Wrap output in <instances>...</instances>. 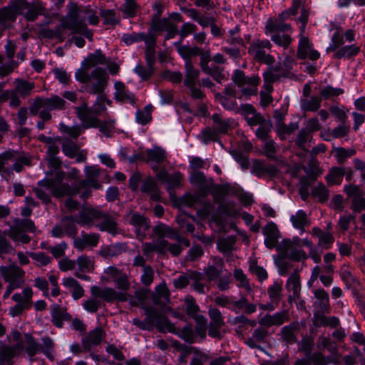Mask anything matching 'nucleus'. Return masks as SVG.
<instances>
[{
  "mask_svg": "<svg viewBox=\"0 0 365 365\" xmlns=\"http://www.w3.org/2000/svg\"><path fill=\"white\" fill-rule=\"evenodd\" d=\"M212 120L216 125V131L217 133H225L228 128L234 125L235 122L231 119H223L219 114L212 115Z\"/></svg>",
  "mask_w": 365,
  "mask_h": 365,
  "instance_id": "39",
  "label": "nucleus"
},
{
  "mask_svg": "<svg viewBox=\"0 0 365 365\" xmlns=\"http://www.w3.org/2000/svg\"><path fill=\"white\" fill-rule=\"evenodd\" d=\"M26 231L34 232V224L30 220L14 219V225L9 227L4 234L10 237L16 243L26 244L29 242L30 237L25 233Z\"/></svg>",
  "mask_w": 365,
  "mask_h": 365,
  "instance_id": "12",
  "label": "nucleus"
},
{
  "mask_svg": "<svg viewBox=\"0 0 365 365\" xmlns=\"http://www.w3.org/2000/svg\"><path fill=\"white\" fill-rule=\"evenodd\" d=\"M104 98L101 97L98 102L95 103L91 108H88L86 104L76 108V113L81 120L84 128L90 127H99L100 131L109 136L114 128V120H110L106 123L101 124L97 119V115L106 110L103 104Z\"/></svg>",
  "mask_w": 365,
  "mask_h": 365,
  "instance_id": "6",
  "label": "nucleus"
},
{
  "mask_svg": "<svg viewBox=\"0 0 365 365\" xmlns=\"http://www.w3.org/2000/svg\"><path fill=\"white\" fill-rule=\"evenodd\" d=\"M151 105H147L143 110H137L135 113V120L137 123L145 125L151 120L152 116Z\"/></svg>",
  "mask_w": 365,
  "mask_h": 365,
  "instance_id": "42",
  "label": "nucleus"
},
{
  "mask_svg": "<svg viewBox=\"0 0 365 365\" xmlns=\"http://www.w3.org/2000/svg\"><path fill=\"white\" fill-rule=\"evenodd\" d=\"M62 227L65 230L66 235L73 236L76 232V221L71 216L66 217L62 220Z\"/></svg>",
  "mask_w": 365,
  "mask_h": 365,
  "instance_id": "48",
  "label": "nucleus"
},
{
  "mask_svg": "<svg viewBox=\"0 0 365 365\" xmlns=\"http://www.w3.org/2000/svg\"><path fill=\"white\" fill-rule=\"evenodd\" d=\"M51 316L53 323L57 327H61L63 326V321L68 317L67 314L57 306L53 307L51 310Z\"/></svg>",
  "mask_w": 365,
  "mask_h": 365,
  "instance_id": "45",
  "label": "nucleus"
},
{
  "mask_svg": "<svg viewBox=\"0 0 365 365\" xmlns=\"http://www.w3.org/2000/svg\"><path fill=\"white\" fill-rule=\"evenodd\" d=\"M301 30L300 38L298 46V56L301 58H309L312 61L317 59L319 57V53L317 51L314 50L312 47L309 39L304 36Z\"/></svg>",
  "mask_w": 365,
  "mask_h": 365,
  "instance_id": "21",
  "label": "nucleus"
},
{
  "mask_svg": "<svg viewBox=\"0 0 365 365\" xmlns=\"http://www.w3.org/2000/svg\"><path fill=\"white\" fill-rule=\"evenodd\" d=\"M130 223L135 227V232L138 238L141 239L145 235L149 224L143 215L134 213L130 218Z\"/></svg>",
  "mask_w": 365,
  "mask_h": 365,
  "instance_id": "30",
  "label": "nucleus"
},
{
  "mask_svg": "<svg viewBox=\"0 0 365 365\" xmlns=\"http://www.w3.org/2000/svg\"><path fill=\"white\" fill-rule=\"evenodd\" d=\"M76 222L83 225H96L99 227L100 230L106 231L112 235L117 232L116 222L97 209L91 207L83 208L80 212L78 220Z\"/></svg>",
  "mask_w": 365,
  "mask_h": 365,
  "instance_id": "7",
  "label": "nucleus"
},
{
  "mask_svg": "<svg viewBox=\"0 0 365 365\" xmlns=\"http://www.w3.org/2000/svg\"><path fill=\"white\" fill-rule=\"evenodd\" d=\"M6 55L8 56V58L9 59H11V62H9L8 64H3L2 66H0V75L1 76H5V75H7L8 73H11L14 68H15L16 66V63L15 62L12 60L14 56V53H15V47H14V45L11 43V42H9L6 45Z\"/></svg>",
  "mask_w": 365,
  "mask_h": 365,
  "instance_id": "37",
  "label": "nucleus"
},
{
  "mask_svg": "<svg viewBox=\"0 0 365 365\" xmlns=\"http://www.w3.org/2000/svg\"><path fill=\"white\" fill-rule=\"evenodd\" d=\"M33 294L32 289L26 287L21 292L15 293L12 296V300L16 302V304L29 309L31 307Z\"/></svg>",
  "mask_w": 365,
  "mask_h": 365,
  "instance_id": "33",
  "label": "nucleus"
},
{
  "mask_svg": "<svg viewBox=\"0 0 365 365\" xmlns=\"http://www.w3.org/2000/svg\"><path fill=\"white\" fill-rule=\"evenodd\" d=\"M234 242L235 241L232 238H220L217 242V247L220 252L227 253L232 250Z\"/></svg>",
  "mask_w": 365,
  "mask_h": 365,
  "instance_id": "58",
  "label": "nucleus"
},
{
  "mask_svg": "<svg viewBox=\"0 0 365 365\" xmlns=\"http://www.w3.org/2000/svg\"><path fill=\"white\" fill-rule=\"evenodd\" d=\"M288 315L286 312H277L273 315L267 314L262 317L259 322L263 325H280L287 321Z\"/></svg>",
  "mask_w": 365,
  "mask_h": 365,
  "instance_id": "36",
  "label": "nucleus"
},
{
  "mask_svg": "<svg viewBox=\"0 0 365 365\" xmlns=\"http://www.w3.org/2000/svg\"><path fill=\"white\" fill-rule=\"evenodd\" d=\"M239 113L245 118L248 125L250 126L260 125L264 120L263 117L256 112L255 108L251 104H242Z\"/></svg>",
  "mask_w": 365,
  "mask_h": 365,
  "instance_id": "26",
  "label": "nucleus"
},
{
  "mask_svg": "<svg viewBox=\"0 0 365 365\" xmlns=\"http://www.w3.org/2000/svg\"><path fill=\"white\" fill-rule=\"evenodd\" d=\"M341 41H342L341 31H335L331 36V42L329 43V46L328 47V49L332 50V51L339 49L337 54L339 56L340 46L341 44Z\"/></svg>",
  "mask_w": 365,
  "mask_h": 365,
  "instance_id": "53",
  "label": "nucleus"
},
{
  "mask_svg": "<svg viewBox=\"0 0 365 365\" xmlns=\"http://www.w3.org/2000/svg\"><path fill=\"white\" fill-rule=\"evenodd\" d=\"M158 180L165 182L169 187H175L180 185L182 176L180 173L176 172L169 175L165 170L157 173Z\"/></svg>",
  "mask_w": 365,
  "mask_h": 365,
  "instance_id": "35",
  "label": "nucleus"
},
{
  "mask_svg": "<svg viewBox=\"0 0 365 365\" xmlns=\"http://www.w3.org/2000/svg\"><path fill=\"white\" fill-rule=\"evenodd\" d=\"M10 338H11V344L9 346L4 347L0 354L1 364L4 361H9L14 356L21 353L24 349V346L21 340V334L19 332L14 331Z\"/></svg>",
  "mask_w": 365,
  "mask_h": 365,
  "instance_id": "18",
  "label": "nucleus"
},
{
  "mask_svg": "<svg viewBox=\"0 0 365 365\" xmlns=\"http://www.w3.org/2000/svg\"><path fill=\"white\" fill-rule=\"evenodd\" d=\"M103 339V332L100 329L91 331L88 336V341L91 344H98Z\"/></svg>",
  "mask_w": 365,
  "mask_h": 365,
  "instance_id": "64",
  "label": "nucleus"
},
{
  "mask_svg": "<svg viewBox=\"0 0 365 365\" xmlns=\"http://www.w3.org/2000/svg\"><path fill=\"white\" fill-rule=\"evenodd\" d=\"M140 190L143 192L150 194V197L153 200L157 201L160 200V192L154 180L151 178H147L143 182Z\"/></svg>",
  "mask_w": 365,
  "mask_h": 365,
  "instance_id": "38",
  "label": "nucleus"
},
{
  "mask_svg": "<svg viewBox=\"0 0 365 365\" xmlns=\"http://www.w3.org/2000/svg\"><path fill=\"white\" fill-rule=\"evenodd\" d=\"M65 106L64 100L58 96H51L50 98H37L30 108L32 115L39 113V117L46 120L51 118V110L63 109Z\"/></svg>",
  "mask_w": 365,
  "mask_h": 365,
  "instance_id": "10",
  "label": "nucleus"
},
{
  "mask_svg": "<svg viewBox=\"0 0 365 365\" xmlns=\"http://www.w3.org/2000/svg\"><path fill=\"white\" fill-rule=\"evenodd\" d=\"M68 12L63 19L61 26L64 29L71 30L73 33L80 34L84 37L91 39L93 34L85 23V18L81 16V10L74 3L68 5Z\"/></svg>",
  "mask_w": 365,
  "mask_h": 365,
  "instance_id": "9",
  "label": "nucleus"
},
{
  "mask_svg": "<svg viewBox=\"0 0 365 365\" xmlns=\"http://www.w3.org/2000/svg\"><path fill=\"white\" fill-rule=\"evenodd\" d=\"M301 12L299 20L302 23L300 29H304L307 19L308 12L305 9L302 0H293L292 8L280 15V19H269L266 24V33L270 35L272 40L277 45L287 47L291 42L292 28L288 24L284 23L282 19L288 17L289 15H295Z\"/></svg>",
  "mask_w": 365,
  "mask_h": 365,
  "instance_id": "3",
  "label": "nucleus"
},
{
  "mask_svg": "<svg viewBox=\"0 0 365 365\" xmlns=\"http://www.w3.org/2000/svg\"><path fill=\"white\" fill-rule=\"evenodd\" d=\"M219 213L225 217L230 218H238L242 216L247 225L250 224L253 221V216L247 212H241V208L234 201L225 200L219 203Z\"/></svg>",
  "mask_w": 365,
  "mask_h": 365,
  "instance_id": "15",
  "label": "nucleus"
},
{
  "mask_svg": "<svg viewBox=\"0 0 365 365\" xmlns=\"http://www.w3.org/2000/svg\"><path fill=\"white\" fill-rule=\"evenodd\" d=\"M230 153L236 162L240 165L242 169L245 170L248 168L249 161L247 156L245 153L237 150H232Z\"/></svg>",
  "mask_w": 365,
  "mask_h": 365,
  "instance_id": "55",
  "label": "nucleus"
},
{
  "mask_svg": "<svg viewBox=\"0 0 365 365\" xmlns=\"http://www.w3.org/2000/svg\"><path fill=\"white\" fill-rule=\"evenodd\" d=\"M158 94L160 96V103L161 105H169L171 104L173 101L174 94L173 92L170 90H167L165 91H158Z\"/></svg>",
  "mask_w": 365,
  "mask_h": 365,
  "instance_id": "63",
  "label": "nucleus"
},
{
  "mask_svg": "<svg viewBox=\"0 0 365 365\" xmlns=\"http://www.w3.org/2000/svg\"><path fill=\"white\" fill-rule=\"evenodd\" d=\"M91 292L93 295L102 298L106 301L126 300V295L124 293L125 291L122 290L120 292H116L112 288L100 289L98 287H93L91 289Z\"/></svg>",
  "mask_w": 365,
  "mask_h": 365,
  "instance_id": "23",
  "label": "nucleus"
},
{
  "mask_svg": "<svg viewBox=\"0 0 365 365\" xmlns=\"http://www.w3.org/2000/svg\"><path fill=\"white\" fill-rule=\"evenodd\" d=\"M217 132L215 129L211 128H207L202 130L200 133L201 139L204 143H208L209 142L214 140L216 138Z\"/></svg>",
  "mask_w": 365,
  "mask_h": 365,
  "instance_id": "61",
  "label": "nucleus"
},
{
  "mask_svg": "<svg viewBox=\"0 0 365 365\" xmlns=\"http://www.w3.org/2000/svg\"><path fill=\"white\" fill-rule=\"evenodd\" d=\"M11 99L10 105L16 107L19 104V100L15 95L14 91L6 90L0 94V101H4Z\"/></svg>",
  "mask_w": 365,
  "mask_h": 365,
  "instance_id": "54",
  "label": "nucleus"
},
{
  "mask_svg": "<svg viewBox=\"0 0 365 365\" xmlns=\"http://www.w3.org/2000/svg\"><path fill=\"white\" fill-rule=\"evenodd\" d=\"M121 11L125 17H133L138 14V6L135 0H125L121 6Z\"/></svg>",
  "mask_w": 365,
  "mask_h": 365,
  "instance_id": "44",
  "label": "nucleus"
},
{
  "mask_svg": "<svg viewBox=\"0 0 365 365\" xmlns=\"http://www.w3.org/2000/svg\"><path fill=\"white\" fill-rule=\"evenodd\" d=\"M29 155L8 150L0 154V175L6 180H9L13 170L21 172L24 165H30Z\"/></svg>",
  "mask_w": 365,
  "mask_h": 365,
  "instance_id": "8",
  "label": "nucleus"
},
{
  "mask_svg": "<svg viewBox=\"0 0 365 365\" xmlns=\"http://www.w3.org/2000/svg\"><path fill=\"white\" fill-rule=\"evenodd\" d=\"M61 131L67 135L68 137L76 139L81 134V127L80 125H73L69 127L68 125H64L63 123H61L59 125Z\"/></svg>",
  "mask_w": 365,
  "mask_h": 365,
  "instance_id": "49",
  "label": "nucleus"
},
{
  "mask_svg": "<svg viewBox=\"0 0 365 365\" xmlns=\"http://www.w3.org/2000/svg\"><path fill=\"white\" fill-rule=\"evenodd\" d=\"M185 304L187 314L195 320L197 324L199 333L204 335L206 331L207 319L199 314L198 307L192 297H186L185 298Z\"/></svg>",
  "mask_w": 365,
  "mask_h": 365,
  "instance_id": "20",
  "label": "nucleus"
},
{
  "mask_svg": "<svg viewBox=\"0 0 365 365\" xmlns=\"http://www.w3.org/2000/svg\"><path fill=\"white\" fill-rule=\"evenodd\" d=\"M48 152L51 154L50 160L54 164V171L50 175H47L46 179L38 182V187L35 189L37 197L43 202H49L51 193L56 197L80 194L81 198L86 199L90 195L91 188H102L98 179L101 175L98 168L96 166L86 167V178L81 181H79L80 171L72 168L65 179L64 174L58 168L60 162L55 158V155L58 153V148L50 146Z\"/></svg>",
  "mask_w": 365,
  "mask_h": 365,
  "instance_id": "1",
  "label": "nucleus"
},
{
  "mask_svg": "<svg viewBox=\"0 0 365 365\" xmlns=\"http://www.w3.org/2000/svg\"><path fill=\"white\" fill-rule=\"evenodd\" d=\"M271 43L267 40L256 41L251 43L249 53L257 61H264L267 64L273 62V58L266 53L265 49L269 50Z\"/></svg>",
  "mask_w": 365,
  "mask_h": 365,
  "instance_id": "17",
  "label": "nucleus"
},
{
  "mask_svg": "<svg viewBox=\"0 0 365 365\" xmlns=\"http://www.w3.org/2000/svg\"><path fill=\"white\" fill-rule=\"evenodd\" d=\"M215 101L222 105V106L228 110H234L236 113L240 111V108L237 107V104L235 98V92L232 89L226 88L225 93H216L215 96Z\"/></svg>",
  "mask_w": 365,
  "mask_h": 365,
  "instance_id": "22",
  "label": "nucleus"
},
{
  "mask_svg": "<svg viewBox=\"0 0 365 365\" xmlns=\"http://www.w3.org/2000/svg\"><path fill=\"white\" fill-rule=\"evenodd\" d=\"M264 85L260 92V103L262 106H268L272 101L270 95L272 91V83L274 81V76L271 71L264 73Z\"/></svg>",
  "mask_w": 365,
  "mask_h": 365,
  "instance_id": "25",
  "label": "nucleus"
},
{
  "mask_svg": "<svg viewBox=\"0 0 365 365\" xmlns=\"http://www.w3.org/2000/svg\"><path fill=\"white\" fill-rule=\"evenodd\" d=\"M142 157L155 170H158L159 165L167 160V153L161 147L153 146L142 153Z\"/></svg>",
  "mask_w": 365,
  "mask_h": 365,
  "instance_id": "19",
  "label": "nucleus"
},
{
  "mask_svg": "<svg viewBox=\"0 0 365 365\" xmlns=\"http://www.w3.org/2000/svg\"><path fill=\"white\" fill-rule=\"evenodd\" d=\"M150 51H148L147 53V57H148V62L149 64V68H146L140 65H137L135 68L134 71L135 73L138 75L142 80H146L148 79L150 75L152 74L153 69L151 68V60L150 58Z\"/></svg>",
  "mask_w": 365,
  "mask_h": 365,
  "instance_id": "46",
  "label": "nucleus"
},
{
  "mask_svg": "<svg viewBox=\"0 0 365 365\" xmlns=\"http://www.w3.org/2000/svg\"><path fill=\"white\" fill-rule=\"evenodd\" d=\"M153 231L158 237L156 242L145 243L143 245V252L145 255L149 256L153 252L165 253L169 251L173 255H178L182 252V248L179 245L169 244L165 237L177 240L179 243L185 247H188L189 241L180 236L175 232L173 230L163 223H160L155 226Z\"/></svg>",
  "mask_w": 365,
  "mask_h": 365,
  "instance_id": "5",
  "label": "nucleus"
},
{
  "mask_svg": "<svg viewBox=\"0 0 365 365\" xmlns=\"http://www.w3.org/2000/svg\"><path fill=\"white\" fill-rule=\"evenodd\" d=\"M34 87L35 85L34 82L22 79L16 80V91H17L21 96H26L30 94Z\"/></svg>",
  "mask_w": 365,
  "mask_h": 365,
  "instance_id": "43",
  "label": "nucleus"
},
{
  "mask_svg": "<svg viewBox=\"0 0 365 365\" xmlns=\"http://www.w3.org/2000/svg\"><path fill=\"white\" fill-rule=\"evenodd\" d=\"M207 359L208 355L205 352L195 349L191 365H204Z\"/></svg>",
  "mask_w": 365,
  "mask_h": 365,
  "instance_id": "56",
  "label": "nucleus"
},
{
  "mask_svg": "<svg viewBox=\"0 0 365 365\" xmlns=\"http://www.w3.org/2000/svg\"><path fill=\"white\" fill-rule=\"evenodd\" d=\"M345 191L351 199V207L354 211L360 212L365 209V198L361 195L358 187L349 186Z\"/></svg>",
  "mask_w": 365,
  "mask_h": 365,
  "instance_id": "27",
  "label": "nucleus"
},
{
  "mask_svg": "<svg viewBox=\"0 0 365 365\" xmlns=\"http://www.w3.org/2000/svg\"><path fill=\"white\" fill-rule=\"evenodd\" d=\"M314 296L319 301L322 309H324L329 302L328 294L323 289H317L314 292Z\"/></svg>",
  "mask_w": 365,
  "mask_h": 365,
  "instance_id": "62",
  "label": "nucleus"
},
{
  "mask_svg": "<svg viewBox=\"0 0 365 365\" xmlns=\"http://www.w3.org/2000/svg\"><path fill=\"white\" fill-rule=\"evenodd\" d=\"M312 194L321 202H324L328 198V190L323 184L314 186L312 189Z\"/></svg>",
  "mask_w": 365,
  "mask_h": 365,
  "instance_id": "52",
  "label": "nucleus"
},
{
  "mask_svg": "<svg viewBox=\"0 0 365 365\" xmlns=\"http://www.w3.org/2000/svg\"><path fill=\"white\" fill-rule=\"evenodd\" d=\"M290 221L292 226L300 231V233L304 232V227L308 225L309 220L307 213L302 210H299L294 215L290 216Z\"/></svg>",
  "mask_w": 365,
  "mask_h": 365,
  "instance_id": "34",
  "label": "nucleus"
},
{
  "mask_svg": "<svg viewBox=\"0 0 365 365\" xmlns=\"http://www.w3.org/2000/svg\"><path fill=\"white\" fill-rule=\"evenodd\" d=\"M209 315L211 319L212 325L220 327L223 324V320L220 312L216 308H210L209 310Z\"/></svg>",
  "mask_w": 365,
  "mask_h": 365,
  "instance_id": "57",
  "label": "nucleus"
},
{
  "mask_svg": "<svg viewBox=\"0 0 365 365\" xmlns=\"http://www.w3.org/2000/svg\"><path fill=\"white\" fill-rule=\"evenodd\" d=\"M76 262L78 269L75 272V275L80 279L88 281L90 279L85 273L93 271V259L91 257L81 255L77 258Z\"/></svg>",
  "mask_w": 365,
  "mask_h": 365,
  "instance_id": "24",
  "label": "nucleus"
},
{
  "mask_svg": "<svg viewBox=\"0 0 365 365\" xmlns=\"http://www.w3.org/2000/svg\"><path fill=\"white\" fill-rule=\"evenodd\" d=\"M222 269V261L217 259L212 265H209L205 269V275L208 280H214L220 275Z\"/></svg>",
  "mask_w": 365,
  "mask_h": 365,
  "instance_id": "41",
  "label": "nucleus"
},
{
  "mask_svg": "<svg viewBox=\"0 0 365 365\" xmlns=\"http://www.w3.org/2000/svg\"><path fill=\"white\" fill-rule=\"evenodd\" d=\"M233 82L240 89L242 95L245 98L256 95L259 78L255 76L246 77L243 72L236 70L232 75Z\"/></svg>",
  "mask_w": 365,
  "mask_h": 365,
  "instance_id": "14",
  "label": "nucleus"
},
{
  "mask_svg": "<svg viewBox=\"0 0 365 365\" xmlns=\"http://www.w3.org/2000/svg\"><path fill=\"white\" fill-rule=\"evenodd\" d=\"M263 234L266 247L269 249L275 247L282 257L294 260H301L307 257L305 252L300 250V238L298 237H294L292 240L282 239L279 242V232L273 222L266 225L263 228Z\"/></svg>",
  "mask_w": 365,
  "mask_h": 365,
  "instance_id": "4",
  "label": "nucleus"
},
{
  "mask_svg": "<svg viewBox=\"0 0 365 365\" xmlns=\"http://www.w3.org/2000/svg\"><path fill=\"white\" fill-rule=\"evenodd\" d=\"M101 279L108 283L115 282L117 288L122 291H126L129 287L126 274L115 267H107L102 274Z\"/></svg>",
  "mask_w": 365,
  "mask_h": 365,
  "instance_id": "16",
  "label": "nucleus"
},
{
  "mask_svg": "<svg viewBox=\"0 0 365 365\" xmlns=\"http://www.w3.org/2000/svg\"><path fill=\"white\" fill-rule=\"evenodd\" d=\"M108 69L113 75L118 70L116 66L110 67L106 56L101 51L98 50L89 55L86 61L82 63V67L76 71L75 77L79 82L87 83L93 93H100L103 91L107 83Z\"/></svg>",
  "mask_w": 365,
  "mask_h": 365,
  "instance_id": "2",
  "label": "nucleus"
},
{
  "mask_svg": "<svg viewBox=\"0 0 365 365\" xmlns=\"http://www.w3.org/2000/svg\"><path fill=\"white\" fill-rule=\"evenodd\" d=\"M313 233L319 239V245L321 247L328 248L334 242L333 236L327 232H323L320 229L314 227Z\"/></svg>",
  "mask_w": 365,
  "mask_h": 365,
  "instance_id": "40",
  "label": "nucleus"
},
{
  "mask_svg": "<svg viewBox=\"0 0 365 365\" xmlns=\"http://www.w3.org/2000/svg\"><path fill=\"white\" fill-rule=\"evenodd\" d=\"M29 256L34 259L38 266L47 265L51 262V258L42 252H29Z\"/></svg>",
  "mask_w": 365,
  "mask_h": 365,
  "instance_id": "50",
  "label": "nucleus"
},
{
  "mask_svg": "<svg viewBox=\"0 0 365 365\" xmlns=\"http://www.w3.org/2000/svg\"><path fill=\"white\" fill-rule=\"evenodd\" d=\"M99 240L96 234H82L81 237L73 238V246L78 250H83L86 247H96Z\"/></svg>",
  "mask_w": 365,
  "mask_h": 365,
  "instance_id": "28",
  "label": "nucleus"
},
{
  "mask_svg": "<svg viewBox=\"0 0 365 365\" xmlns=\"http://www.w3.org/2000/svg\"><path fill=\"white\" fill-rule=\"evenodd\" d=\"M24 274V272L15 264L7 267H0V275L5 281L9 282L7 289L3 296L4 299L7 298L14 289L19 288L21 285Z\"/></svg>",
  "mask_w": 365,
  "mask_h": 365,
  "instance_id": "11",
  "label": "nucleus"
},
{
  "mask_svg": "<svg viewBox=\"0 0 365 365\" xmlns=\"http://www.w3.org/2000/svg\"><path fill=\"white\" fill-rule=\"evenodd\" d=\"M173 20L176 21H180V15L175 14L171 16L170 19H161L156 24L158 29L166 30L168 31V38H171L178 32V28L173 22Z\"/></svg>",
  "mask_w": 365,
  "mask_h": 365,
  "instance_id": "32",
  "label": "nucleus"
},
{
  "mask_svg": "<svg viewBox=\"0 0 365 365\" xmlns=\"http://www.w3.org/2000/svg\"><path fill=\"white\" fill-rule=\"evenodd\" d=\"M115 98L117 101L123 103H130L132 106L135 105L134 94L128 91L125 85L122 82H115Z\"/></svg>",
  "mask_w": 365,
  "mask_h": 365,
  "instance_id": "29",
  "label": "nucleus"
},
{
  "mask_svg": "<svg viewBox=\"0 0 365 365\" xmlns=\"http://www.w3.org/2000/svg\"><path fill=\"white\" fill-rule=\"evenodd\" d=\"M234 277L238 282V287H244L247 292L252 290L247 279L243 272L240 269H236L234 272Z\"/></svg>",
  "mask_w": 365,
  "mask_h": 365,
  "instance_id": "51",
  "label": "nucleus"
},
{
  "mask_svg": "<svg viewBox=\"0 0 365 365\" xmlns=\"http://www.w3.org/2000/svg\"><path fill=\"white\" fill-rule=\"evenodd\" d=\"M341 175L342 170L341 168H333L327 177L328 182L329 184H339Z\"/></svg>",
  "mask_w": 365,
  "mask_h": 365,
  "instance_id": "59",
  "label": "nucleus"
},
{
  "mask_svg": "<svg viewBox=\"0 0 365 365\" xmlns=\"http://www.w3.org/2000/svg\"><path fill=\"white\" fill-rule=\"evenodd\" d=\"M286 287L289 293V300L292 302L298 297L301 289L299 276L297 272H294L288 278Z\"/></svg>",
  "mask_w": 365,
  "mask_h": 365,
  "instance_id": "31",
  "label": "nucleus"
},
{
  "mask_svg": "<svg viewBox=\"0 0 365 365\" xmlns=\"http://www.w3.org/2000/svg\"><path fill=\"white\" fill-rule=\"evenodd\" d=\"M210 58V53L207 54L206 56H203L202 60V69L207 73L210 74L219 83L221 82L220 76L221 73L220 71L218 68H210L208 65V63H205L207 58Z\"/></svg>",
  "mask_w": 365,
  "mask_h": 365,
  "instance_id": "47",
  "label": "nucleus"
},
{
  "mask_svg": "<svg viewBox=\"0 0 365 365\" xmlns=\"http://www.w3.org/2000/svg\"><path fill=\"white\" fill-rule=\"evenodd\" d=\"M101 302L98 299L96 298L92 297L88 299H87L83 304V307L85 310H86L88 312L93 313L96 312L99 307H100Z\"/></svg>",
  "mask_w": 365,
  "mask_h": 365,
  "instance_id": "60",
  "label": "nucleus"
},
{
  "mask_svg": "<svg viewBox=\"0 0 365 365\" xmlns=\"http://www.w3.org/2000/svg\"><path fill=\"white\" fill-rule=\"evenodd\" d=\"M188 48H180L179 49L180 54L183 57L185 60V68H186V76L184 81V84L187 86L191 93V96L195 98H200L202 96V93L201 90L197 87L199 84V71L193 68L192 64L189 63L187 59V55L184 53L185 51L187 52Z\"/></svg>",
  "mask_w": 365,
  "mask_h": 365,
  "instance_id": "13",
  "label": "nucleus"
}]
</instances>
